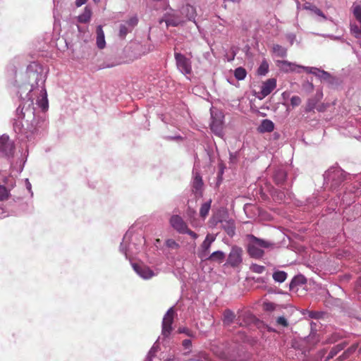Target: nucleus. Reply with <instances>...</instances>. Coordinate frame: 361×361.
<instances>
[{"instance_id": "nucleus-53", "label": "nucleus", "mask_w": 361, "mask_h": 361, "mask_svg": "<svg viewBox=\"0 0 361 361\" xmlns=\"http://www.w3.org/2000/svg\"><path fill=\"white\" fill-rule=\"evenodd\" d=\"M358 283L361 284V277L360 278Z\"/></svg>"}, {"instance_id": "nucleus-26", "label": "nucleus", "mask_w": 361, "mask_h": 361, "mask_svg": "<svg viewBox=\"0 0 361 361\" xmlns=\"http://www.w3.org/2000/svg\"><path fill=\"white\" fill-rule=\"evenodd\" d=\"M273 51L276 56L280 57H285L287 55V49L279 44H274L273 46Z\"/></svg>"}, {"instance_id": "nucleus-41", "label": "nucleus", "mask_w": 361, "mask_h": 361, "mask_svg": "<svg viewBox=\"0 0 361 361\" xmlns=\"http://www.w3.org/2000/svg\"><path fill=\"white\" fill-rule=\"evenodd\" d=\"M277 324L282 326L283 327H287L288 326V323L287 319L284 317H279L276 320Z\"/></svg>"}, {"instance_id": "nucleus-16", "label": "nucleus", "mask_w": 361, "mask_h": 361, "mask_svg": "<svg viewBox=\"0 0 361 361\" xmlns=\"http://www.w3.org/2000/svg\"><path fill=\"white\" fill-rule=\"evenodd\" d=\"M38 106L44 111L47 110L49 106L47 91L44 88L41 90V98L37 101Z\"/></svg>"}, {"instance_id": "nucleus-24", "label": "nucleus", "mask_w": 361, "mask_h": 361, "mask_svg": "<svg viewBox=\"0 0 361 361\" xmlns=\"http://www.w3.org/2000/svg\"><path fill=\"white\" fill-rule=\"evenodd\" d=\"M350 33L357 39L361 38V25L356 23L350 24Z\"/></svg>"}, {"instance_id": "nucleus-35", "label": "nucleus", "mask_w": 361, "mask_h": 361, "mask_svg": "<svg viewBox=\"0 0 361 361\" xmlns=\"http://www.w3.org/2000/svg\"><path fill=\"white\" fill-rule=\"evenodd\" d=\"M228 226H224V229L227 234L230 236H233L235 234V226L233 222H227Z\"/></svg>"}, {"instance_id": "nucleus-17", "label": "nucleus", "mask_w": 361, "mask_h": 361, "mask_svg": "<svg viewBox=\"0 0 361 361\" xmlns=\"http://www.w3.org/2000/svg\"><path fill=\"white\" fill-rule=\"evenodd\" d=\"M274 179L277 185H282L286 179V173L283 170H277L274 175Z\"/></svg>"}, {"instance_id": "nucleus-23", "label": "nucleus", "mask_w": 361, "mask_h": 361, "mask_svg": "<svg viewBox=\"0 0 361 361\" xmlns=\"http://www.w3.org/2000/svg\"><path fill=\"white\" fill-rule=\"evenodd\" d=\"M212 200L204 202L202 204L200 209V215L202 218L205 219L208 215L209 209L211 208Z\"/></svg>"}, {"instance_id": "nucleus-4", "label": "nucleus", "mask_w": 361, "mask_h": 361, "mask_svg": "<svg viewBox=\"0 0 361 361\" xmlns=\"http://www.w3.org/2000/svg\"><path fill=\"white\" fill-rule=\"evenodd\" d=\"M175 59L178 68L185 75L192 73V66L190 60L186 58L180 53H175Z\"/></svg>"}, {"instance_id": "nucleus-8", "label": "nucleus", "mask_w": 361, "mask_h": 361, "mask_svg": "<svg viewBox=\"0 0 361 361\" xmlns=\"http://www.w3.org/2000/svg\"><path fill=\"white\" fill-rule=\"evenodd\" d=\"M276 66L283 73H290L296 71V69L298 68L299 65H297L294 63H291L288 61L283 60H278L276 62Z\"/></svg>"}, {"instance_id": "nucleus-34", "label": "nucleus", "mask_w": 361, "mask_h": 361, "mask_svg": "<svg viewBox=\"0 0 361 361\" xmlns=\"http://www.w3.org/2000/svg\"><path fill=\"white\" fill-rule=\"evenodd\" d=\"M317 102L313 99H310L306 104L305 106V111L306 112H311L313 111L315 106H316Z\"/></svg>"}, {"instance_id": "nucleus-52", "label": "nucleus", "mask_w": 361, "mask_h": 361, "mask_svg": "<svg viewBox=\"0 0 361 361\" xmlns=\"http://www.w3.org/2000/svg\"><path fill=\"white\" fill-rule=\"evenodd\" d=\"M94 2L97 3L99 1V0H93Z\"/></svg>"}, {"instance_id": "nucleus-3", "label": "nucleus", "mask_w": 361, "mask_h": 361, "mask_svg": "<svg viewBox=\"0 0 361 361\" xmlns=\"http://www.w3.org/2000/svg\"><path fill=\"white\" fill-rule=\"evenodd\" d=\"M175 315L176 312L173 307H171L168 310L163 318L162 334L165 337L169 336L173 330L172 324L173 322Z\"/></svg>"}, {"instance_id": "nucleus-13", "label": "nucleus", "mask_w": 361, "mask_h": 361, "mask_svg": "<svg viewBox=\"0 0 361 361\" xmlns=\"http://www.w3.org/2000/svg\"><path fill=\"white\" fill-rule=\"evenodd\" d=\"M181 13L185 16L189 20H194L196 17L195 8L189 4L183 6Z\"/></svg>"}, {"instance_id": "nucleus-27", "label": "nucleus", "mask_w": 361, "mask_h": 361, "mask_svg": "<svg viewBox=\"0 0 361 361\" xmlns=\"http://www.w3.org/2000/svg\"><path fill=\"white\" fill-rule=\"evenodd\" d=\"M352 12L355 20L360 25H361V6L353 5L352 7Z\"/></svg>"}, {"instance_id": "nucleus-10", "label": "nucleus", "mask_w": 361, "mask_h": 361, "mask_svg": "<svg viewBox=\"0 0 361 361\" xmlns=\"http://www.w3.org/2000/svg\"><path fill=\"white\" fill-rule=\"evenodd\" d=\"M212 122L210 123L211 130L218 136H221L223 133L224 123L221 118H216L212 114Z\"/></svg>"}, {"instance_id": "nucleus-46", "label": "nucleus", "mask_w": 361, "mask_h": 361, "mask_svg": "<svg viewBox=\"0 0 361 361\" xmlns=\"http://www.w3.org/2000/svg\"><path fill=\"white\" fill-rule=\"evenodd\" d=\"M192 343H191V341L189 340V339H185L183 341V345L185 348H188L190 345H191Z\"/></svg>"}, {"instance_id": "nucleus-44", "label": "nucleus", "mask_w": 361, "mask_h": 361, "mask_svg": "<svg viewBox=\"0 0 361 361\" xmlns=\"http://www.w3.org/2000/svg\"><path fill=\"white\" fill-rule=\"evenodd\" d=\"M183 233L188 234L189 235H190L194 239H196L198 237V235H197V234L196 233H195L194 231H191L188 228H187L185 229V231H184Z\"/></svg>"}, {"instance_id": "nucleus-22", "label": "nucleus", "mask_w": 361, "mask_h": 361, "mask_svg": "<svg viewBox=\"0 0 361 361\" xmlns=\"http://www.w3.org/2000/svg\"><path fill=\"white\" fill-rule=\"evenodd\" d=\"M235 316V314L230 310H226L224 312V324L225 325H230L233 322Z\"/></svg>"}, {"instance_id": "nucleus-43", "label": "nucleus", "mask_w": 361, "mask_h": 361, "mask_svg": "<svg viewBox=\"0 0 361 361\" xmlns=\"http://www.w3.org/2000/svg\"><path fill=\"white\" fill-rule=\"evenodd\" d=\"M128 30V28L126 27V25H121L120 26V29H119V36L121 37H125L126 35H127Z\"/></svg>"}, {"instance_id": "nucleus-42", "label": "nucleus", "mask_w": 361, "mask_h": 361, "mask_svg": "<svg viewBox=\"0 0 361 361\" xmlns=\"http://www.w3.org/2000/svg\"><path fill=\"white\" fill-rule=\"evenodd\" d=\"M341 336L338 334H333L330 338H329L326 341L328 343H334L338 341Z\"/></svg>"}, {"instance_id": "nucleus-30", "label": "nucleus", "mask_w": 361, "mask_h": 361, "mask_svg": "<svg viewBox=\"0 0 361 361\" xmlns=\"http://www.w3.org/2000/svg\"><path fill=\"white\" fill-rule=\"evenodd\" d=\"M357 348V344H354L350 348H348L343 353V354L341 356H339V360H343L348 358L351 354H353L356 350Z\"/></svg>"}, {"instance_id": "nucleus-14", "label": "nucleus", "mask_w": 361, "mask_h": 361, "mask_svg": "<svg viewBox=\"0 0 361 361\" xmlns=\"http://www.w3.org/2000/svg\"><path fill=\"white\" fill-rule=\"evenodd\" d=\"M97 33V46L99 49H102L105 47L106 42L104 39V33L102 25H98L96 30Z\"/></svg>"}, {"instance_id": "nucleus-11", "label": "nucleus", "mask_w": 361, "mask_h": 361, "mask_svg": "<svg viewBox=\"0 0 361 361\" xmlns=\"http://www.w3.org/2000/svg\"><path fill=\"white\" fill-rule=\"evenodd\" d=\"M276 87V80L270 78L267 80L262 86L261 92L264 97L269 94Z\"/></svg>"}, {"instance_id": "nucleus-36", "label": "nucleus", "mask_w": 361, "mask_h": 361, "mask_svg": "<svg viewBox=\"0 0 361 361\" xmlns=\"http://www.w3.org/2000/svg\"><path fill=\"white\" fill-rule=\"evenodd\" d=\"M250 270L257 274H262L265 271V267L253 264L250 266Z\"/></svg>"}, {"instance_id": "nucleus-29", "label": "nucleus", "mask_w": 361, "mask_h": 361, "mask_svg": "<svg viewBox=\"0 0 361 361\" xmlns=\"http://www.w3.org/2000/svg\"><path fill=\"white\" fill-rule=\"evenodd\" d=\"M269 71V63L264 59L257 69V73L260 75H265Z\"/></svg>"}, {"instance_id": "nucleus-45", "label": "nucleus", "mask_w": 361, "mask_h": 361, "mask_svg": "<svg viewBox=\"0 0 361 361\" xmlns=\"http://www.w3.org/2000/svg\"><path fill=\"white\" fill-rule=\"evenodd\" d=\"M264 307L266 310L272 311L275 308V305L274 303L271 302H267L264 304Z\"/></svg>"}, {"instance_id": "nucleus-47", "label": "nucleus", "mask_w": 361, "mask_h": 361, "mask_svg": "<svg viewBox=\"0 0 361 361\" xmlns=\"http://www.w3.org/2000/svg\"><path fill=\"white\" fill-rule=\"evenodd\" d=\"M326 109V105L324 104H321L319 105H318V106L317 107V109L318 111H324Z\"/></svg>"}, {"instance_id": "nucleus-50", "label": "nucleus", "mask_w": 361, "mask_h": 361, "mask_svg": "<svg viewBox=\"0 0 361 361\" xmlns=\"http://www.w3.org/2000/svg\"><path fill=\"white\" fill-rule=\"evenodd\" d=\"M189 361H202V360L200 359H191Z\"/></svg>"}, {"instance_id": "nucleus-12", "label": "nucleus", "mask_w": 361, "mask_h": 361, "mask_svg": "<svg viewBox=\"0 0 361 361\" xmlns=\"http://www.w3.org/2000/svg\"><path fill=\"white\" fill-rule=\"evenodd\" d=\"M203 186V181L200 174H196L192 182V188L194 193L197 195H202V188Z\"/></svg>"}, {"instance_id": "nucleus-1", "label": "nucleus", "mask_w": 361, "mask_h": 361, "mask_svg": "<svg viewBox=\"0 0 361 361\" xmlns=\"http://www.w3.org/2000/svg\"><path fill=\"white\" fill-rule=\"evenodd\" d=\"M249 243L247 245V252L249 255L255 259H260L264 256V249L273 247V243L269 241L257 238L252 234L247 235Z\"/></svg>"}, {"instance_id": "nucleus-19", "label": "nucleus", "mask_w": 361, "mask_h": 361, "mask_svg": "<svg viewBox=\"0 0 361 361\" xmlns=\"http://www.w3.org/2000/svg\"><path fill=\"white\" fill-rule=\"evenodd\" d=\"M225 258V255L221 251H216L207 256L204 259H208L214 262H221Z\"/></svg>"}, {"instance_id": "nucleus-31", "label": "nucleus", "mask_w": 361, "mask_h": 361, "mask_svg": "<svg viewBox=\"0 0 361 361\" xmlns=\"http://www.w3.org/2000/svg\"><path fill=\"white\" fill-rule=\"evenodd\" d=\"M165 22L167 26H178L182 23V20L177 17L169 16Z\"/></svg>"}, {"instance_id": "nucleus-25", "label": "nucleus", "mask_w": 361, "mask_h": 361, "mask_svg": "<svg viewBox=\"0 0 361 361\" xmlns=\"http://www.w3.org/2000/svg\"><path fill=\"white\" fill-rule=\"evenodd\" d=\"M305 9L310 10L314 13L316 15L323 18L324 19H326V17L324 14V13L318 8L317 6L312 5L310 4H305L304 6Z\"/></svg>"}, {"instance_id": "nucleus-6", "label": "nucleus", "mask_w": 361, "mask_h": 361, "mask_svg": "<svg viewBox=\"0 0 361 361\" xmlns=\"http://www.w3.org/2000/svg\"><path fill=\"white\" fill-rule=\"evenodd\" d=\"M243 250L241 247L233 246L228 257V262L232 267H237L242 262Z\"/></svg>"}, {"instance_id": "nucleus-2", "label": "nucleus", "mask_w": 361, "mask_h": 361, "mask_svg": "<svg viewBox=\"0 0 361 361\" xmlns=\"http://www.w3.org/2000/svg\"><path fill=\"white\" fill-rule=\"evenodd\" d=\"M15 150L13 142L6 135L0 136V154L4 157H12Z\"/></svg>"}, {"instance_id": "nucleus-33", "label": "nucleus", "mask_w": 361, "mask_h": 361, "mask_svg": "<svg viewBox=\"0 0 361 361\" xmlns=\"http://www.w3.org/2000/svg\"><path fill=\"white\" fill-rule=\"evenodd\" d=\"M247 75V72L245 68L242 67L237 68L234 71V75L238 80H243Z\"/></svg>"}, {"instance_id": "nucleus-51", "label": "nucleus", "mask_w": 361, "mask_h": 361, "mask_svg": "<svg viewBox=\"0 0 361 361\" xmlns=\"http://www.w3.org/2000/svg\"><path fill=\"white\" fill-rule=\"evenodd\" d=\"M240 317L239 316V317H238V319L239 321H240ZM239 324H240V326H241V325H243V324H242V323H241V322H239Z\"/></svg>"}, {"instance_id": "nucleus-20", "label": "nucleus", "mask_w": 361, "mask_h": 361, "mask_svg": "<svg viewBox=\"0 0 361 361\" xmlns=\"http://www.w3.org/2000/svg\"><path fill=\"white\" fill-rule=\"evenodd\" d=\"M346 345V343H342L336 345L334 348H331V351L329 352L327 360H330L333 358L334 356H336L340 351H341Z\"/></svg>"}, {"instance_id": "nucleus-32", "label": "nucleus", "mask_w": 361, "mask_h": 361, "mask_svg": "<svg viewBox=\"0 0 361 361\" xmlns=\"http://www.w3.org/2000/svg\"><path fill=\"white\" fill-rule=\"evenodd\" d=\"M10 190L5 186L0 185V201H5L9 198Z\"/></svg>"}, {"instance_id": "nucleus-37", "label": "nucleus", "mask_w": 361, "mask_h": 361, "mask_svg": "<svg viewBox=\"0 0 361 361\" xmlns=\"http://www.w3.org/2000/svg\"><path fill=\"white\" fill-rule=\"evenodd\" d=\"M298 68H302V69H303L306 73L313 74V75H314L315 76H317V72H318V71H319V68H314V67H307V66H300V65H299V66H298Z\"/></svg>"}, {"instance_id": "nucleus-48", "label": "nucleus", "mask_w": 361, "mask_h": 361, "mask_svg": "<svg viewBox=\"0 0 361 361\" xmlns=\"http://www.w3.org/2000/svg\"><path fill=\"white\" fill-rule=\"evenodd\" d=\"M87 1V0H76L75 6L77 7H80V6H82L83 4H85Z\"/></svg>"}, {"instance_id": "nucleus-18", "label": "nucleus", "mask_w": 361, "mask_h": 361, "mask_svg": "<svg viewBox=\"0 0 361 361\" xmlns=\"http://www.w3.org/2000/svg\"><path fill=\"white\" fill-rule=\"evenodd\" d=\"M91 16L92 11L88 6H86L83 13L78 16V21L80 23H86L90 20Z\"/></svg>"}, {"instance_id": "nucleus-28", "label": "nucleus", "mask_w": 361, "mask_h": 361, "mask_svg": "<svg viewBox=\"0 0 361 361\" xmlns=\"http://www.w3.org/2000/svg\"><path fill=\"white\" fill-rule=\"evenodd\" d=\"M287 278V274L285 271H278L273 274V279L275 281L282 283Z\"/></svg>"}, {"instance_id": "nucleus-39", "label": "nucleus", "mask_w": 361, "mask_h": 361, "mask_svg": "<svg viewBox=\"0 0 361 361\" xmlns=\"http://www.w3.org/2000/svg\"><path fill=\"white\" fill-rule=\"evenodd\" d=\"M301 104V99L298 96H293L290 99V104L293 106H298Z\"/></svg>"}, {"instance_id": "nucleus-5", "label": "nucleus", "mask_w": 361, "mask_h": 361, "mask_svg": "<svg viewBox=\"0 0 361 361\" xmlns=\"http://www.w3.org/2000/svg\"><path fill=\"white\" fill-rule=\"evenodd\" d=\"M215 240V237L211 234H207L204 240L200 245V250L198 252V257L203 259H205L209 252V249L212 243Z\"/></svg>"}, {"instance_id": "nucleus-15", "label": "nucleus", "mask_w": 361, "mask_h": 361, "mask_svg": "<svg viewBox=\"0 0 361 361\" xmlns=\"http://www.w3.org/2000/svg\"><path fill=\"white\" fill-rule=\"evenodd\" d=\"M274 129V124L269 119L263 120L260 126L258 127V131L260 133H270L272 132Z\"/></svg>"}, {"instance_id": "nucleus-49", "label": "nucleus", "mask_w": 361, "mask_h": 361, "mask_svg": "<svg viewBox=\"0 0 361 361\" xmlns=\"http://www.w3.org/2000/svg\"><path fill=\"white\" fill-rule=\"evenodd\" d=\"M136 23H137V20H136V19H135V20L131 19V20H130V24L134 25V24H135Z\"/></svg>"}, {"instance_id": "nucleus-38", "label": "nucleus", "mask_w": 361, "mask_h": 361, "mask_svg": "<svg viewBox=\"0 0 361 361\" xmlns=\"http://www.w3.org/2000/svg\"><path fill=\"white\" fill-rule=\"evenodd\" d=\"M166 245L171 249H178L179 247L178 243H177L173 239H168L166 241Z\"/></svg>"}, {"instance_id": "nucleus-9", "label": "nucleus", "mask_w": 361, "mask_h": 361, "mask_svg": "<svg viewBox=\"0 0 361 361\" xmlns=\"http://www.w3.org/2000/svg\"><path fill=\"white\" fill-rule=\"evenodd\" d=\"M133 267L136 273L143 279H148L154 276V272L145 265L133 264Z\"/></svg>"}, {"instance_id": "nucleus-21", "label": "nucleus", "mask_w": 361, "mask_h": 361, "mask_svg": "<svg viewBox=\"0 0 361 361\" xmlns=\"http://www.w3.org/2000/svg\"><path fill=\"white\" fill-rule=\"evenodd\" d=\"M317 77H318L322 81L332 83L333 77L328 72L319 69Z\"/></svg>"}, {"instance_id": "nucleus-7", "label": "nucleus", "mask_w": 361, "mask_h": 361, "mask_svg": "<svg viewBox=\"0 0 361 361\" xmlns=\"http://www.w3.org/2000/svg\"><path fill=\"white\" fill-rule=\"evenodd\" d=\"M169 223L173 228L180 233H183L188 228L186 223L179 215H172L170 218Z\"/></svg>"}, {"instance_id": "nucleus-40", "label": "nucleus", "mask_w": 361, "mask_h": 361, "mask_svg": "<svg viewBox=\"0 0 361 361\" xmlns=\"http://www.w3.org/2000/svg\"><path fill=\"white\" fill-rule=\"evenodd\" d=\"M178 332L180 333V334H185L188 336H190V337H193L194 336L193 332L190 329H188L186 327L179 328L178 329Z\"/></svg>"}]
</instances>
